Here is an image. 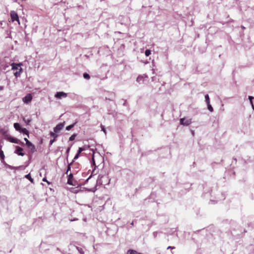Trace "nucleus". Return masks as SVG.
I'll return each instance as SVG.
<instances>
[{
    "label": "nucleus",
    "instance_id": "obj_1",
    "mask_svg": "<svg viewBox=\"0 0 254 254\" xmlns=\"http://www.w3.org/2000/svg\"><path fill=\"white\" fill-rule=\"evenodd\" d=\"M10 65L12 67V70L14 71V75L16 77H19L21 74L22 68L21 66L22 65V63L15 64L12 63Z\"/></svg>",
    "mask_w": 254,
    "mask_h": 254
},
{
    "label": "nucleus",
    "instance_id": "obj_2",
    "mask_svg": "<svg viewBox=\"0 0 254 254\" xmlns=\"http://www.w3.org/2000/svg\"><path fill=\"white\" fill-rule=\"evenodd\" d=\"M0 132L3 135L4 138L9 142L14 143H19V141L15 138L11 137L8 133L7 130L1 129Z\"/></svg>",
    "mask_w": 254,
    "mask_h": 254
},
{
    "label": "nucleus",
    "instance_id": "obj_3",
    "mask_svg": "<svg viewBox=\"0 0 254 254\" xmlns=\"http://www.w3.org/2000/svg\"><path fill=\"white\" fill-rule=\"evenodd\" d=\"M10 17L12 22L16 21L20 24L18 15L15 11L13 10L10 11Z\"/></svg>",
    "mask_w": 254,
    "mask_h": 254
},
{
    "label": "nucleus",
    "instance_id": "obj_4",
    "mask_svg": "<svg viewBox=\"0 0 254 254\" xmlns=\"http://www.w3.org/2000/svg\"><path fill=\"white\" fill-rule=\"evenodd\" d=\"M33 98L32 95L31 94H28L25 97L22 98V101L26 104H29L31 102L32 99Z\"/></svg>",
    "mask_w": 254,
    "mask_h": 254
},
{
    "label": "nucleus",
    "instance_id": "obj_5",
    "mask_svg": "<svg viewBox=\"0 0 254 254\" xmlns=\"http://www.w3.org/2000/svg\"><path fill=\"white\" fill-rule=\"evenodd\" d=\"M191 123V119L182 118L180 119V124L184 126H189Z\"/></svg>",
    "mask_w": 254,
    "mask_h": 254
},
{
    "label": "nucleus",
    "instance_id": "obj_6",
    "mask_svg": "<svg viewBox=\"0 0 254 254\" xmlns=\"http://www.w3.org/2000/svg\"><path fill=\"white\" fill-rule=\"evenodd\" d=\"M67 96V93L64 92H58L55 95V97L57 99H61L63 98H65Z\"/></svg>",
    "mask_w": 254,
    "mask_h": 254
},
{
    "label": "nucleus",
    "instance_id": "obj_7",
    "mask_svg": "<svg viewBox=\"0 0 254 254\" xmlns=\"http://www.w3.org/2000/svg\"><path fill=\"white\" fill-rule=\"evenodd\" d=\"M64 124L60 123L57 125L54 128V131L55 133H59L64 127Z\"/></svg>",
    "mask_w": 254,
    "mask_h": 254
},
{
    "label": "nucleus",
    "instance_id": "obj_8",
    "mask_svg": "<svg viewBox=\"0 0 254 254\" xmlns=\"http://www.w3.org/2000/svg\"><path fill=\"white\" fill-rule=\"evenodd\" d=\"M27 147L30 150L32 153H34L36 151L35 145L32 144L30 141H28V143L26 144Z\"/></svg>",
    "mask_w": 254,
    "mask_h": 254
},
{
    "label": "nucleus",
    "instance_id": "obj_9",
    "mask_svg": "<svg viewBox=\"0 0 254 254\" xmlns=\"http://www.w3.org/2000/svg\"><path fill=\"white\" fill-rule=\"evenodd\" d=\"M147 77L148 76L146 74L139 75L136 78V81L138 83H141L143 82L144 79L147 78Z\"/></svg>",
    "mask_w": 254,
    "mask_h": 254
},
{
    "label": "nucleus",
    "instance_id": "obj_10",
    "mask_svg": "<svg viewBox=\"0 0 254 254\" xmlns=\"http://www.w3.org/2000/svg\"><path fill=\"white\" fill-rule=\"evenodd\" d=\"M67 184L70 185L75 186V185L73 183V175L72 174H70L68 175V180H67Z\"/></svg>",
    "mask_w": 254,
    "mask_h": 254
},
{
    "label": "nucleus",
    "instance_id": "obj_11",
    "mask_svg": "<svg viewBox=\"0 0 254 254\" xmlns=\"http://www.w3.org/2000/svg\"><path fill=\"white\" fill-rule=\"evenodd\" d=\"M22 151H23V149L21 147H19V146H16L15 153L18 154V155L22 156L24 155V154L22 152Z\"/></svg>",
    "mask_w": 254,
    "mask_h": 254
},
{
    "label": "nucleus",
    "instance_id": "obj_12",
    "mask_svg": "<svg viewBox=\"0 0 254 254\" xmlns=\"http://www.w3.org/2000/svg\"><path fill=\"white\" fill-rule=\"evenodd\" d=\"M13 126H14V127L15 128V129L16 130H18V131H20V130L21 129V127H20V126L19 124H18L17 123H14V125H13Z\"/></svg>",
    "mask_w": 254,
    "mask_h": 254
},
{
    "label": "nucleus",
    "instance_id": "obj_13",
    "mask_svg": "<svg viewBox=\"0 0 254 254\" xmlns=\"http://www.w3.org/2000/svg\"><path fill=\"white\" fill-rule=\"evenodd\" d=\"M20 131L22 132L23 133L26 134L27 136V137H29V131L27 130V129L26 128H21Z\"/></svg>",
    "mask_w": 254,
    "mask_h": 254
},
{
    "label": "nucleus",
    "instance_id": "obj_14",
    "mask_svg": "<svg viewBox=\"0 0 254 254\" xmlns=\"http://www.w3.org/2000/svg\"><path fill=\"white\" fill-rule=\"evenodd\" d=\"M205 101H206L207 104H209V103H210V100H209V96L208 94L205 95Z\"/></svg>",
    "mask_w": 254,
    "mask_h": 254
},
{
    "label": "nucleus",
    "instance_id": "obj_15",
    "mask_svg": "<svg viewBox=\"0 0 254 254\" xmlns=\"http://www.w3.org/2000/svg\"><path fill=\"white\" fill-rule=\"evenodd\" d=\"M0 157L2 160H3L4 159V155L2 150H0Z\"/></svg>",
    "mask_w": 254,
    "mask_h": 254
},
{
    "label": "nucleus",
    "instance_id": "obj_16",
    "mask_svg": "<svg viewBox=\"0 0 254 254\" xmlns=\"http://www.w3.org/2000/svg\"><path fill=\"white\" fill-rule=\"evenodd\" d=\"M253 98H254V97L253 96H249V99L250 100V103H251L253 108L254 109V106L253 103L252 101V99Z\"/></svg>",
    "mask_w": 254,
    "mask_h": 254
},
{
    "label": "nucleus",
    "instance_id": "obj_17",
    "mask_svg": "<svg viewBox=\"0 0 254 254\" xmlns=\"http://www.w3.org/2000/svg\"><path fill=\"white\" fill-rule=\"evenodd\" d=\"M207 108H208V110L210 112H212L213 111V109L212 108V107L211 106V105H210V103H209V104H207Z\"/></svg>",
    "mask_w": 254,
    "mask_h": 254
},
{
    "label": "nucleus",
    "instance_id": "obj_18",
    "mask_svg": "<svg viewBox=\"0 0 254 254\" xmlns=\"http://www.w3.org/2000/svg\"><path fill=\"white\" fill-rule=\"evenodd\" d=\"M57 133L51 132L50 133V135L51 137H53V138H56L58 136V135L56 134Z\"/></svg>",
    "mask_w": 254,
    "mask_h": 254
},
{
    "label": "nucleus",
    "instance_id": "obj_19",
    "mask_svg": "<svg viewBox=\"0 0 254 254\" xmlns=\"http://www.w3.org/2000/svg\"><path fill=\"white\" fill-rule=\"evenodd\" d=\"M151 54V51L150 50L147 49L145 51V55L146 57L149 56Z\"/></svg>",
    "mask_w": 254,
    "mask_h": 254
},
{
    "label": "nucleus",
    "instance_id": "obj_20",
    "mask_svg": "<svg viewBox=\"0 0 254 254\" xmlns=\"http://www.w3.org/2000/svg\"><path fill=\"white\" fill-rule=\"evenodd\" d=\"M75 124L69 125L66 127V130H69L73 126H74Z\"/></svg>",
    "mask_w": 254,
    "mask_h": 254
},
{
    "label": "nucleus",
    "instance_id": "obj_21",
    "mask_svg": "<svg viewBox=\"0 0 254 254\" xmlns=\"http://www.w3.org/2000/svg\"><path fill=\"white\" fill-rule=\"evenodd\" d=\"M25 178L29 179L31 182H33V180L31 178L30 174L26 175Z\"/></svg>",
    "mask_w": 254,
    "mask_h": 254
},
{
    "label": "nucleus",
    "instance_id": "obj_22",
    "mask_svg": "<svg viewBox=\"0 0 254 254\" xmlns=\"http://www.w3.org/2000/svg\"><path fill=\"white\" fill-rule=\"evenodd\" d=\"M83 77L85 79H89L90 78V76L88 74L85 73L83 74Z\"/></svg>",
    "mask_w": 254,
    "mask_h": 254
},
{
    "label": "nucleus",
    "instance_id": "obj_23",
    "mask_svg": "<svg viewBox=\"0 0 254 254\" xmlns=\"http://www.w3.org/2000/svg\"><path fill=\"white\" fill-rule=\"evenodd\" d=\"M76 135L75 134H72L69 138L70 141H72L75 139Z\"/></svg>",
    "mask_w": 254,
    "mask_h": 254
},
{
    "label": "nucleus",
    "instance_id": "obj_24",
    "mask_svg": "<svg viewBox=\"0 0 254 254\" xmlns=\"http://www.w3.org/2000/svg\"><path fill=\"white\" fill-rule=\"evenodd\" d=\"M101 130L104 132V133H105V135H106V130L105 128V127L103 125H101Z\"/></svg>",
    "mask_w": 254,
    "mask_h": 254
},
{
    "label": "nucleus",
    "instance_id": "obj_25",
    "mask_svg": "<svg viewBox=\"0 0 254 254\" xmlns=\"http://www.w3.org/2000/svg\"><path fill=\"white\" fill-rule=\"evenodd\" d=\"M84 150H85V149H84V148H82V147H79V148H78L77 153H78V154H80V153L82 151H84Z\"/></svg>",
    "mask_w": 254,
    "mask_h": 254
},
{
    "label": "nucleus",
    "instance_id": "obj_26",
    "mask_svg": "<svg viewBox=\"0 0 254 254\" xmlns=\"http://www.w3.org/2000/svg\"><path fill=\"white\" fill-rule=\"evenodd\" d=\"M23 120H24V122H25L26 124H27V125H28V124L31 122V120L30 119H28V120H25V119H23Z\"/></svg>",
    "mask_w": 254,
    "mask_h": 254
},
{
    "label": "nucleus",
    "instance_id": "obj_27",
    "mask_svg": "<svg viewBox=\"0 0 254 254\" xmlns=\"http://www.w3.org/2000/svg\"><path fill=\"white\" fill-rule=\"evenodd\" d=\"M56 140V138H53V139H51L50 141V145H52Z\"/></svg>",
    "mask_w": 254,
    "mask_h": 254
},
{
    "label": "nucleus",
    "instance_id": "obj_28",
    "mask_svg": "<svg viewBox=\"0 0 254 254\" xmlns=\"http://www.w3.org/2000/svg\"><path fill=\"white\" fill-rule=\"evenodd\" d=\"M79 154L77 153L76 155L74 156L73 160H76L77 159H78L79 157Z\"/></svg>",
    "mask_w": 254,
    "mask_h": 254
},
{
    "label": "nucleus",
    "instance_id": "obj_29",
    "mask_svg": "<svg viewBox=\"0 0 254 254\" xmlns=\"http://www.w3.org/2000/svg\"><path fill=\"white\" fill-rule=\"evenodd\" d=\"M96 190H97L96 188L95 187V188L90 189L89 190L91 191L92 192H95Z\"/></svg>",
    "mask_w": 254,
    "mask_h": 254
},
{
    "label": "nucleus",
    "instance_id": "obj_30",
    "mask_svg": "<svg viewBox=\"0 0 254 254\" xmlns=\"http://www.w3.org/2000/svg\"><path fill=\"white\" fill-rule=\"evenodd\" d=\"M24 140L26 141V144L28 143V141H29L26 137H25Z\"/></svg>",
    "mask_w": 254,
    "mask_h": 254
},
{
    "label": "nucleus",
    "instance_id": "obj_31",
    "mask_svg": "<svg viewBox=\"0 0 254 254\" xmlns=\"http://www.w3.org/2000/svg\"><path fill=\"white\" fill-rule=\"evenodd\" d=\"M42 180L43 182H48V184H49V183L47 181L46 178H44Z\"/></svg>",
    "mask_w": 254,
    "mask_h": 254
},
{
    "label": "nucleus",
    "instance_id": "obj_32",
    "mask_svg": "<svg viewBox=\"0 0 254 254\" xmlns=\"http://www.w3.org/2000/svg\"><path fill=\"white\" fill-rule=\"evenodd\" d=\"M174 249V247H171V246H169L167 248V249Z\"/></svg>",
    "mask_w": 254,
    "mask_h": 254
},
{
    "label": "nucleus",
    "instance_id": "obj_33",
    "mask_svg": "<svg viewBox=\"0 0 254 254\" xmlns=\"http://www.w3.org/2000/svg\"><path fill=\"white\" fill-rule=\"evenodd\" d=\"M69 150H70V148H68L66 150V153H68V152L69 151Z\"/></svg>",
    "mask_w": 254,
    "mask_h": 254
},
{
    "label": "nucleus",
    "instance_id": "obj_34",
    "mask_svg": "<svg viewBox=\"0 0 254 254\" xmlns=\"http://www.w3.org/2000/svg\"><path fill=\"white\" fill-rule=\"evenodd\" d=\"M92 160H93V164H95V161H94V158H93H93H92Z\"/></svg>",
    "mask_w": 254,
    "mask_h": 254
},
{
    "label": "nucleus",
    "instance_id": "obj_35",
    "mask_svg": "<svg viewBox=\"0 0 254 254\" xmlns=\"http://www.w3.org/2000/svg\"><path fill=\"white\" fill-rule=\"evenodd\" d=\"M3 87L2 86H0V90H2L3 89Z\"/></svg>",
    "mask_w": 254,
    "mask_h": 254
}]
</instances>
